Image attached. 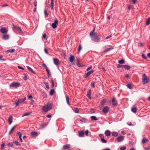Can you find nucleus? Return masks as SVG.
Here are the masks:
<instances>
[{
	"label": "nucleus",
	"instance_id": "nucleus-1",
	"mask_svg": "<svg viewBox=\"0 0 150 150\" xmlns=\"http://www.w3.org/2000/svg\"><path fill=\"white\" fill-rule=\"evenodd\" d=\"M95 28H94L92 31H91L90 33V36L93 41L98 42L99 41L100 39L98 37L97 33L95 32Z\"/></svg>",
	"mask_w": 150,
	"mask_h": 150
},
{
	"label": "nucleus",
	"instance_id": "nucleus-2",
	"mask_svg": "<svg viewBox=\"0 0 150 150\" xmlns=\"http://www.w3.org/2000/svg\"><path fill=\"white\" fill-rule=\"evenodd\" d=\"M52 105L50 103H48L47 105L43 106L42 110L43 112H47L51 109Z\"/></svg>",
	"mask_w": 150,
	"mask_h": 150
},
{
	"label": "nucleus",
	"instance_id": "nucleus-3",
	"mask_svg": "<svg viewBox=\"0 0 150 150\" xmlns=\"http://www.w3.org/2000/svg\"><path fill=\"white\" fill-rule=\"evenodd\" d=\"M142 80V82L143 84L148 83L149 81V79L146 76V74H145L143 75Z\"/></svg>",
	"mask_w": 150,
	"mask_h": 150
},
{
	"label": "nucleus",
	"instance_id": "nucleus-4",
	"mask_svg": "<svg viewBox=\"0 0 150 150\" xmlns=\"http://www.w3.org/2000/svg\"><path fill=\"white\" fill-rule=\"evenodd\" d=\"M26 99L25 97L23 99H18V100L15 102V103L16 104V106L19 105V103L23 102Z\"/></svg>",
	"mask_w": 150,
	"mask_h": 150
},
{
	"label": "nucleus",
	"instance_id": "nucleus-5",
	"mask_svg": "<svg viewBox=\"0 0 150 150\" xmlns=\"http://www.w3.org/2000/svg\"><path fill=\"white\" fill-rule=\"evenodd\" d=\"M20 86V83L15 82L11 83L10 85V86L13 87H19Z\"/></svg>",
	"mask_w": 150,
	"mask_h": 150
},
{
	"label": "nucleus",
	"instance_id": "nucleus-6",
	"mask_svg": "<svg viewBox=\"0 0 150 150\" xmlns=\"http://www.w3.org/2000/svg\"><path fill=\"white\" fill-rule=\"evenodd\" d=\"M58 24V21L56 19L54 21V22L52 24V28L55 29L56 28L57 26V25Z\"/></svg>",
	"mask_w": 150,
	"mask_h": 150
},
{
	"label": "nucleus",
	"instance_id": "nucleus-7",
	"mask_svg": "<svg viewBox=\"0 0 150 150\" xmlns=\"http://www.w3.org/2000/svg\"><path fill=\"white\" fill-rule=\"evenodd\" d=\"M78 134V136L81 137H84L85 135L84 132L83 130L79 131Z\"/></svg>",
	"mask_w": 150,
	"mask_h": 150
},
{
	"label": "nucleus",
	"instance_id": "nucleus-8",
	"mask_svg": "<svg viewBox=\"0 0 150 150\" xmlns=\"http://www.w3.org/2000/svg\"><path fill=\"white\" fill-rule=\"evenodd\" d=\"M112 104L113 106H116L117 105V102L115 97H113L112 99Z\"/></svg>",
	"mask_w": 150,
	"mask_h": 150
},
{
	"label": "nucleus",
	"instance_id": "nucleus-9",
	"mask_svg": "<svg viewBox=\"0 0 150 150\" xmlns=\"http://www.w3.org/2000/svg\"><path fill=\"white\" fill-rule=\"evenodd\" d=\"M124 137L123 136H119L117 138V140L118 142H120L123 141L124 139Z\"/></svg>",
	"mask_w": 150,
	"mask_h": 150
},
{
	"label": "nucleus",
	"instance_id": "nucleus-10",
	"mask_svg": "<svg viewBox=\"0 0 150 150\" xmlns=\"http://www.w3.org/2000/svg\"><path fill=\"white\" fill-rule=\"evenodd\" d=\"M93 72V70H91L88 72L87 73H86L85 74L84 76V78H86L87 77H88L91 74H92Z\"/></svg>",
	"mask_w": 150,
	"mask_h": 150
},
{
	"label": "nucleus",
	"instance_id": "nucleus-11",
	"mask_svg": "<svg viewBox=\"0 0 150 150\" xmlns=\"http://www.w3.org/2000/svg\"><path fill=\"white\" fill-rule=\"evenodd\" d=\"M13 26L14 28H16L20 33H23V32L20 28L19 27L15 26L13 24Z\"/></svg>",
	"mask_w": 150,
	"mask_h": 150
},
{
	"label": "nucleus",
	"instance_id": "nucleus-12",
	"mask_svg": "<svg viewBox=\"0 0 150 150\" xmlns=\"http://www.w3.org/2000/svg\"><path fill=\"white\" fill-rule=\"evenodd\" d=\"M70 148V145L69 144H66L63 146V149L65 150L68 149Z\"/></svg>",
	"mask_w": 150,
	"mask_h": 150
},
{
	"label": "nucleus",
	"instance_id": "nucleus-13",
	"mask_svg": "<svg viewBox=\"0 0 150 150\" xmlns=\"http://www.w3.org/2000/svg\"><path fill=\"white\" fill-rule=\"evenodd\" d=\"M59 60L57 58H54V62L56 65H58L59 64Z\"/></svg>",
	"mask_w": 150,
	"mask_h": 150
},
{
	"label": "nucleus",
	"instance_id": "nucleus-14",
	"mask_svg": "<svg viewBox=\"0 0 150 150\" xmlns=\"http://www.w3.org/2000/svg\"><path fill=\"white\" fill-rule=\"evenodd\" d=\"M0 31L3 33H7V31L5 28H3L0 30Z\"/></svg>",
	"mask_w": 150,
	"mask_h": 150
},
{
	"label": "nucleus",
	"instance_id": "nucleus-15",
	"mask_svg": "<svg viewBox=\"0 0 150 150\" xmlns=\"http://www.w3.org/2000/svg\"><path fill=\"white\" fill-rule=\"evenodd\" d=\"M106 102V100L105 99H103L100 102V105L101 107L103 106Z\"/></svg>",
	"mask_w": 150,
	"mask_h": 150
},
{
	"label": "nucleus",
	"instance_id": "nucleus-16",
	"mask_svg": "<svg viewBox=\"0 0 150 150\" xmlns=\"http://www.w3.org/2000/svg\"><path fill=\"white\" fill-rule=\"evenodd\" d=\"M109 110V108L107 106H105L103 109L102 111L104 113L107 112Z\"/></svg>",
	"mask_w": 150,
	"mask_h": 150
},
{
	"label": "nucleus",
	"instance_id": "nucleus-17",
	"mask_svg": "<svg viewBox=\"0 0 150 150\" xmlns=\"http://www.w3.org/2000/svg\"><path fill=\"white\" fill-rule=\"evenodd\" d=\"M13 117L11 116H10L8 119V122L10 125H11L12 122Z\"/></svg>",
	"mask_w": 150,
	"mask_h": 150
},
{
	"label": "nucleus",
	"instance_id": "nucleus-18",
	"mask_svg": "<svg viewBox=\"0 0 150 150\" xmlns=\"http://www.w3.org/2000/svg\"><path fill=\"white\" fill-rule=\"evenodd\" d=\"M91 89H89L88 90V91L87 92V96L90 99H91Z\"/></svg>",
	"mask_w": 150,
	"mask_h": 150
},
{
	"label": "nucleus",
	"instance_id": "nucleus-19",
	"mask_svg": "<svg viewBox=\"0 0 150 150\" xmlns=\"http://www.w3.org/2000/svg\"><path fill=\"white\" fill-rule=\"evenodd\" d=\"M9 37V36L8 35H4L3 36V38L5 40L8 39Z\"/></svg>",
	"mask_w": 150,
	"mask_h": 150
},
{
	"label": "nucleus",
	"instance_id": "nucleus-20",
	"mask_svg": "<svg viewBox=\"0 0 150 150\" xmlns=\"http://www.w3.org/2000/svg\"><path fill=\"white\" fill-rule=\"evenodd\" d=\"M31 134L32 137H35L38 135L37 133L35 132H30Z\"/></svg>",
	"mask_w": 150,
	"mask_h": 150
},
{
	"label": "nucleus",
	"instance_id": "nucleus-21",
	"mask_svg": "<svg viewBox=\"0 0 150 150\" xmlns=\"http://www.w3.org/2000/svg\"><path fill=\"white\" fill-rule=\"evenodd\" d=\"M26 67H27V68L28 69V70L29 71H31V72H32L33 74H35V71L33 70L31 68H30V67H29L28 66H26Z\"/></svg>",
	"mask_w": 150,
	"mask_h": 150
},
{
	"label": "nucleus",
	"instance_id": "nucleus-22",
	"mask_svg": "<svg viewBox=\"0 0 150 150\" xmlns=\"http://www.w3.org/2000/svg\"><path fill=\"white\" fill-rule=\"evenodd\" d=\"M69 61L71 62H72L74 59V57L72 56V55H70L69 57Z\"/></svg>",
	"mask_w": 150,
	"mask_h": 150
},
{
	"label": "nucleus",
	"instance_id": "nucleus-23",
	"mask_svg": "<svg viewBox=\"0 0 150 150\" xmlns=\"http://www.w3.org/2000/svg\"><path fill=\"white\" fill-rule=\"evenodd\" d=\"M105 134L106 136L108 137L110 134V132L109 130H106L105 131Z\"/></svg>",
	"mask_w": 150,
	"mask_h": 150
},
{
	"label": "nucleus",
	"instance_id": "nucleus-24",
	"mask_svg": "<svg viewBox=\"0 0 150 150\" xmlns=\"http://www.w3.org/2000/svg\"><path fill=\"white\" fill-rule=\"evenodd\" d=\"M112 135L113 136L116 137L118 135V133L116 132H113L112 133Z\"/></svg>",
	"mask_w": 150,
	"mask_h": 150
},
{
	"label": "nucleus",
	"instance_id": "nucleus-25",
	"mask_svg": "<svg viewBox=\"0 0 150 150\" xmlns=\"http://www.w3.org/2000/svg\"><path fill=\"white\" fill-rule=\"evenodd\" d=\"M130 67L129 65H123V69H124L125 68L126 69L128 70V69H130Z\"/></svg>",
	"mask_w": 150,
	"mask_h": 150
},
{
	"label": "nucleus",
	"instance_id": "nucleus-26",
	"mask_svg": "<svg viewBox=\"0 0 150 150\" xmlns=\"http://www.w3.org/2000/svg\"><path fill=\"white\" fill-rule=\"evenodd\" d=\"M31 114L30 112H29L26 113H24L22 117H23L25 116H28Z\"/></svg>",
	"mask_w": 150,
	"mask_h": 150
},
{
	"label": "nucleus",
	"instance_id": "nucleus-27",
	"mask_svg": "<svg viewBox=\"0 0 150 150\" xmlns=\"http://www.w3.org/2000/svg\"><path fill=\"white\" fill-rule=\"evenodd\" d=\"M51 2L50 4V7L51 9H52L54 6V0H51Z\"/></svg>",
	"mask_w": 150,
	"mask_h": 150
},
{
	"label": "nucleus",
	"instance_id": "nucleus-28",
	"mask_svg": "<svg viewBox=\"0 0 150 150\" xmlns=\"http://www.w3.org/2000/svg\"><path fill=\"white\" fill-rule=\"evenodd\" d=\"M16 127V126H14L12 128V129L10 130L8 134L9 135L11 134L12 132L14 130V129Z\"/></svg>",
	"mask_w": 150,
	"mask_h": 150
},
{
	"label": "nucleus",
	"instance_id": "nucleus-29",
	"mask_svg": "<svg viewBox=\"0 0 150 150\" xmlns=\"http://www.w3.org/2000/svg\"><path fill=\"white\" fill-rule=\"evenodd\" d=\"M112 49V47H111V48H107L105 49V50L104 51V52H107L109 51H110Z\"/></svg>",
	"mask_w": 150,
	"mask_h": 150
},
{
	"label": "nucleus",
	"instance_id": "nucleus-30",
	"mask_svg": "<svg viewBox=\"0 0 150 150\" xmlns=\"http://www.w3.org/2000/svg\"><path fill=\"white\" fill-rule=\"evenodd\" d=\"M150 23V18L148 17V19L146 21V25H148Z\"/></svg>",
	"mask_w": 150,
	"mask_h": 150
},
{
	"label": "nucleus",
	"instance_id": "nucleus-31",
	"mask_svg": "<svg viewBox=\"0 0 150 150\" xmlns=\"http://www.w3.org/2000/svg\"><path fill=\"white\" fill-rule=\"evenodd\" d=\"M66 101L67 103L69 105H70V104L69 102V97L68 96H67L66 97Z\"/></svg>",
	"mask_w": 150,
	"mask_h": 150
},
{
	"label": "nucleus",
	"instance_id": "nucleus-32",
	"mask_svg": "<svg viewBox=\"0 0 150 150\" xmlns=\"http://www.w3.org/2000/svg\"><path fill=\"white\" fill-rule=\"evenodd\" d=\"M131 110L133 112L136 113L137 112V109L136 108H132Z\"/></svg>",
	"mask_w": 150,
	"mask_h": 150
},
{
	"label": "nucleus",
	"instance_id": "nucleus-33",
	"mask_svg": "<svg viewBox=\"0 0 150 150\" xmlns=\"http://www.w3.org/2000/svg\"><path fill=\"white\" fill-rule=\"evenodd\" d=\"M148 141V139L146 138H143L142 140V142L143 144H145Z\"/></svg>",
	"mask_w": 150,
	"mask_h": 150
},
{
	"label": "nucleus",
	"instance_id": "nucleus-34",
	"mask_svg": "<svg viewBox=\"0 0 150 150\" xmlns=\"http://www.w3.org/2000/svg\"><path fill=\"white\" fill-rule=\"evenodd\" d=\"M14 143H15V144H16L18 146H20L21 145L19 143V142L16 140H14L13 141Z\"/></svg>",
	"mask_w": 150,
	"mask_h": 150
},
{
	"label": "nucleus",
	"instance_id": "nucleus-35",
	"mask_svg": "<svg viewBox=\"0 0 150 150\" xmlns=\"http://www.w3.org/2000/svg\"><path fill=\"white\" fill-rule=\"evenodd\" d=\"M54 89H52L51 90L50 92V94L51 96H52L54 94Z\"/></svg>",
	"mask_w": 150,
	"mask_h": 150
},
{
	"label": "nucleus",
	"instance_id": "nucleus-36",
	"mask_svg": "<svg viewBox=\"0 0 150 150\" xmlns=\"http://www.w3.org/2000/svg\"><path fill=\"white\" fill-rule=\"evenodd\" d=\"M91 118L92 120H97L98 119L96 118V117L95 116H92L91 117Z\"/></svg>",
	"mask_w": 150,
	"mask_h": 150
},
{
	"label": "nucleus",
	"instance_id": "nucleus-37",
	"mask_svg": "<svg viewBox=\"0 0 150 150\" xmlns=\"http://www.w3.org/2000/svg\"><path fill=\"white\" fill-rule=\"evenodd\" d=\"M15 51V50L14 49H11L7 51V52H13Z\"/></svg>",
	"mask_w": 150,
	"mask_h": 150
},
{
	"label": "nucleus",
	"instance_id": "nucleus-38",
	"mask_svg": "<svg viewBox=\"0 0 150 150\" xmlns=\"http://www.w3.org/2000/svg\"><path fill=\"white\" fill-rule=\"evenodd\" d=\"M127 87L128 88L130 89H132V86L131 84L130 83H129L127 85Z\"/></svg>",
	"mask_w": 150,
	"mask_h": 150
},
{
	"label": "nucleus",
	"instance_id": "nucleus-39",
	"mask_svg": "<svg viewBox=\"0 0 150 150\" xmlns=\"http://www.w3.org/2000/svg\"><path fill=\"white\" fill-rule=\"evenodd\" d=\"M42 95L43 97L44 98H46L47 97V94L46 93L44 92H42Z\"/></svg>",
	"mask_w": 150,
	"mask_h": 150
},
{
	"label": "nucleus",
	"instance_id": "nucleus-40",
	"mask_svg": "<svg viewBox=\"0 0 150 150\" xmlns=\"http://www.w3.org/2000/svg\"><path fill=\"white\" fill-rule=\"evenodd\" d=\"M47 123H43L42 124L41 126L42 128H43L44 127H46L47 126Z\"/></svg>",
	"mask_w": 150,
	"mask_h": 150
},
{
	"label": "nucleus",
	"instance_id": "nucleus-41",
	"mask_svg": "<svg viewBox=\"0 0 150 150\" xmlns=\"http://www.w3.org/2000/svg\"><path fill=\"white\" fill-rule=\"evenodd\" d=\"M118 62L120 64H123L124 63L125 61L123 59H121V60H119L118 61Z\"/></svg>",
	"mask_w": 150,
	"mask_h": 150
},
{
	"label": "nucleus",
	"instance_id": "nucleus-42",
	"mask_svg": "<svg viewBox=\"0 0 150 150\" xmlns=\"http://www.w3.org/2000/svg\"><path fill=\"white\" fill-rule=\"evenodd\" d=\"M117 67L118 68H121L122 69H123V65H121L120 64H118L117 65Z\"/></svg>",
	"mask_w": 150,
	"mask_h": 150
},
{
	"label": "nucleus",
	"instance_id": "nucleus-43",
	"mask_svg": "<svg viewBox=\"0 0 150 150\" xmlns=\"http://www.w3.org/2000/svg\"><path fill=\"white\" fill-rule=\"evenodd\" d=\"M101 139L102 142L103 143H106L107 142V141L106 140L104 139L103 138H101Z\"/></svg>",
	"mask_w": 150,
	"mask_h": 150
},
{
	"label": "nucleus",
	"instance_id": "nucleus-44",
	"mask_svg": "<svg viewBox=\"0 0 150 150\" xmlns=\"http://www.w3.org/2000/svg\"><path fill=\"white\" fill-rule=\"evenodd\" d=\"M82 47L81 45H79L78 47V52H79L81 50Z\"/></svg>",
	"mask_w": 150,
	"mask_h": 150
},
{
	"label": "nucleus",
	"instance_id": "nucleus-45",
	"mask_svg": "<svg viewBox=\"0 0 150 150\" xmlns=\"http://www.w3.org/2000/svg\"><path fill=\"white\" fill-rule=\"evenodd\" d=\"M74 111L76 113H78L79 112V110L78 108H74Z\"/></svg>",
	"mask_w": 150,
	"mask_h": 150
},
{
	"label": "nucleus",
	"instance_id": "nucleus-46",
	"mask_svg": "<svg viewBox=\"0 0 150 150\" xmlns=\"http://www.w3.org/2000/svg\"><path fill=\"white\" fill-rule=\"evenodd\" d=\"M126 146H123L120 148V150H126Z\"/></svg>",
	"mask_w": 150,
	"mask_h": 150
},
{
	"label": "nucleus",
	"instance_id": "nucleus-47",
	"mask_svg": "<svg viewBox=\"0 0 150 150\" xmlns=\"http://www.w3.org/2000/svg\"><path fill=\"white\" fill-rule=\"evenodd\" d=\"M88 133H89L88 131V130H87L85 132V133H84V134L86 136H88Z\"/></svg>",
	"mask_w": 150,
	"mask_h": 150
},
{
	"label": "nucleus",
	"instance_id": "nucleus-48",
	"mask_svg": "<svg viewBox=\"0 0 150 150\" xmlns=\"http://www.w3.org/2000/svg\"><path fill=\"white\" fill-rule=\"evenodd\" d=\"M46 70L47 71V72L48 74L49 75L50 74V70H49L47 67L46 68Z\"/></svg>",
	"mask_w": 150,
	"mask_h": 150
},
{
	"label": "nucleus",
	"instance_id": "nucleus-49",
	"mask_svg": "<svg viewBox=\"0 0 150 150\" xmlns=\"http://www.w3.org/2000/svg\"><path fill=\"white\" fill-rule=\"evenodd\" d=\"M142 56L143 58H144L145 59H147V57L144 54H142Z\"/></svg>",
	"mask_w": 150,
	"mask_h": 150
},
{
	"label": "nucleus",
	"instance_id": "nucleus-50",
	"mask_svg": "<svg viewBox=\"0 0 150 150\" xmlns=\"http://www.w3.org/2000/svg\"><path fill=\"white\" fill-rule=\"evenodd\" d=\"M7 145L8 146H13V144L11 143H8Z\"/></svg>",
	"mask_w": 150,
	"mask_h": 150
},
{
	"label": "nucleus",
	"instance_id": "nucleus-51",
	"mask_svg": "<svg viewBox=\"0 0 150 150\" xmlns=\"http://www.w3.org/2000/svg\"><path fill=\"white\" fill-rule=\"evenodd\" d=\"M45 84L46 85V87L47 88H49V86H48V83H45Z\"/></svg>",
	"mask_w": 150,
	"mask_h": 150
},
{
	"label": "nucleus",
	"instance_id": "nucleus-52",
	"mask_svg": "<svg viewBox=\"0 0 150 150\" xmlns=\"http://www.w3.org/2000/svg\"><path fill=\"white\" fill-rule=\"evenodd\" d=\"M3 57V56L2 55H0V60H2L3 61H4L5 60V59H2V58Z\"/></svg>",
	"mask_w": 150,
	"mask_h": 150
},
{
	"label": "nucleus",
	"instance_id": "nucleus-53",
	"mask_svg": "<svg viewBox=\"0 0 150 150\" xmlns=\"http://www.w3.org/2000/svg\"><path fill=\"white\" fill-rule=\"evenodd\" d=\"M46 33H45L43 35V38L44 39H45L46 38Z\"/></svg>",
	"mask_w": 150,
	"mask_h": 150
},
{
	"label": "nucleus",
	"instance_id": "nucleus-54",
	"mask_svg": "<svg viewBox=\"0 0 150 150\" xmlns=\"http://www.w3.org/2000/svg\"><path fill=\"white\" fill-rule=\"evenodd\" d=\"M5 146V143H3L1 145V149H3V147Z\"/></svg>",
	"mask_w": 150,
	"mask_h": 150
},
{
	"label": "nucleus",
	"instance_id": "nucleus-55",
	"mask_svg": "<svg viewBox=\"0 0 150 150\" xmlns=\"http://www.w3.org/2000/svg\"><path fill=\"white\" fill-rule=\"evenodd\" d=\"M92 68V67L91 66H90L88 67L87 69V71H88L90 69H91Z\"/></svg>",
	"mask_w": 150,
	"mask_h": 150
},
{
	"label": "nucleus",
	"instance_id": "nucleus-56",
	"mask_svg": "<svg viewBox=\"0 0 150 150\" xmlns=\"http://www.w3.org/2000/svg\"><path fill=\"white\" fill-rule=\"evenodd\" d=\"M45 50V52L47 54H48V50H47V49L46 48H45V50Z\"/></svg>",
	"mask_w": 150,
	"mask_h": 150
},
{
	"label": "nucleus",
	"instance_id": "nucleus-57",
	"mask_svg": "<svg viewBox=\"0 0 150 150\" xmlns=\"http://www.w3.org/2000/svg\"><path fill=\"white\" fill-rule=\"evenodd\" d=\"M18 67L19 69H24V68L22 67H21V66H18Z\"/></svg>",
	"mask_w": 150,
	"mask_h": 150
},
{
	"label": "nucleus",
	"instance_id": "nucleus-58",
	"mask_svg": "<svg viewBox=\"0 0 150 150\" xmlns=\"http://www.w3.org/2000/svg\"><path fill=\"white\" fill-rule=\"evenodd\" d=\"M47 117L48 118H50L51 117V115H50V114L48 115H47Z\"/></svg>",
	"mask_w": 150,
	"mask_h": 150
},
{
	"label": "nucleus",
	"instance_id": "nucleus-59",
	"mask_svg": "<svg viewBox=\"0 0 150 150\" xmlns=\"http://www.w3.org/2000/svg\"><path fill=\"white\" fill-rule=\"evenodd\" d=\"M144 149L145 150H149L150 149V147H145Z\"/></svg>",
	"mask_w": 150,
	"mask_h": 150
},
{
	"label": "nucleus",
	"instance_id": "nucleus-60",
	"mask_svg": "<svg viewBox=\"0 0 150 150\" xmlns=\"http://www.w3.org/2000/svg\"><path fill=\"white\" fill-rule=\"evenodd\" d=\"M28 98L29 99H32L33 98V96L32 95H30L28 97Z\"/></svg>",
	"mask_w": 150,
	"mask_h": 150
},
{
	"label": "nucleus",
	"instance_id": "nucleus-61",
	"mask_svg": "<svg viewBox=\"0 0 150 150\" xmlns=\"http://www.w3.org/2000/svg\"><path fill=\"white\" fill-rule=\"evenodd\" d=\"M111 35H109L108 36V37H107L106 38V39H108L109 38H111Z\"/></svg>",
	"mask_w": 150,
	"mask_h": 150
},
{
	"label": "nucleus",
	"instance_id": "nucleus-62",
	"mask_svg": "<svg viewBox=\"0 0 150 150\" xmlns=\"http://www.w3.org/2000/svg\"><path fill=\"white\" fill-rule=\"evenodd\" d=\"M37 5V3L36 1H35L34 2V6L36 7Z\"/></svg>",
	"mask_w": 150,
	"mask_h": 150
},
{
	"label": "nucleus",
	"instance_id": "nucleus-63",
	"mask_svg": "<svg viewBox=\"0 0 150 150\" xmlns=\"http://www.w3.org/2000/svg\"><path fill=\"white\" fill-rule=\"evenodd\" d=\"M42 65L43 67H46V68L47 67L46 65L45 64H42Z\"/></svg>",
	"mask_w": 150,
	"mask_h": 150
},
{
	"label": "nucleus",
	"instance_id": "nucleus-64",
	"mask_svg": "<svg viewBox=\"0 0 150 150\" xmlns=\"http://www.w3.org/2000/svg\"><path fill=\"white\" fill-rule=\"evenodd\" d=\"M132 8V6L131 5H129L128 6V8L130 9Z\"/></svg>",
	"mask_w": 150,
	"mask_h": 150
}]
</instances>
